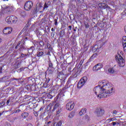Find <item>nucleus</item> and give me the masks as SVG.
<instances>
[{
    "label": "nucleus",
    "mask_w": 126,
    "mask_h": 126,
    "mask_svg": "<svg viewBox=\"0 0 126 126\" xmlns=\"http://www.w3.org/2000/svg\"><path fill=\"white\" fill-rule=\"evenodd\" d=\"M27 39H28L27 37H25L24 40H23V42H25V41H26V40H27Z\"/></svg>",
    "instance_id": "59"
},
{
    "label": "nucleus",
    "mask_w": 126,
    "mask_h": 126,
    "mask_svg": "<svg viewBox=\"0 0 126 126\" xmlns=\"http://www.w3.org/2000/svg\"><path fill=\"white\" fill-rule=\"evenodd\" d=\"M23 70H24V68L23 67H21L20 68V69L18 70V72H21V71H23Z\"/></svg>",
    "instance_id": "39"
},
{
    "label": "nucleus",
    "mask_w": 126,
    "mask_h": 126,
    "mask_svg": "<svg viewBox=\"0 0 126 126\" xmlns=\"http://www.w3.org/2000/svg\"><path fill=\"white\" fill-rule=\"evenodd\" d=\"M51 31H52V32L55 31V29H54V28H52L51 29Z\"/></svg>",
    "instance_id": "63"
},
{
    "label": "nucleus",
    "mask_w": 126,
    "mask_h": 126,
    "mask_svg": "<svg viewBox=\"0 0 126 126\" xmlns=\"http://www.w3.org/2000/svg\"><path fill=\"white\" fill-rule=\"evenodd\" d=\"M63 124V122L61 121L58 122L57 123H55L54 126H61Z\"/></svg>",
    "instance_id": "26"
},
{
    "label": "nucleus",
    "mask_w": 126,
    "mask_h": 126,
    "mask_svg": "<svg viewBox=\"0 0 126 126\" xmlns=\"http://www.w3.org/2000/svg\"><path fill=\"white\" fill-rule=\"evenodd\" d=\"M5 105V102L4 101H2L0 102V108H2Z\"/></svg>",
    "instance_id": "34"
},
{
    "label": "nucleus",
    "mask_w": 126,
    "mask_h": 126,
    "mask_svg": "<svg viewBox=\"0 0 126 126\" xmlns=\"http://www.w3.org/2000/svg\"><path fill=\"white\" fill-rule=\"evenodd\" d=\"M2 73V67H0V73Z\"/></svg>",
    "instance_id": "53"
},
{
    "label": "nucleus",
    "mask_w": 126,
    "mask_h": 126,
    "mask_svg": "<svg viewBox=\"0 0 126 126\" xmlns=\"http://www.w3.org/2000/svg\"><path fill=\"white\" fill-rule=\"evenodd\" d=\"M82 0H77V1H78V2H79V3H81V2H82Z\"/></svg>",
    "instance_id": "55"
},
{
    "label": "nucleus",
    "mask_w": 126,
    "mask_h": 126,
    "mask_svg": "<svg viewBox=\"0 0 126 126\" xmlns=\"http://www.w3.org/2000/svg\"><path fill=\"white\" fill-rule=\"evenodd\" d=\"M111 125H112V126H115L116 125H120V123H119V122H113L111 123Z\"/></svg>",
    "instance_id": "36"
},
{
    "label": "nucleus",
    "mask_w": 126,
    "mask_h": 126,
    "mask_svg": "<svg viewBox=\"0 0 126 126\" xmlns=\"http://www.w3.org/2000/svg\"><path fill=\"white\" fill-rule=\"evenodd\" d=\"M11 20V16L7 17L5 19V21L7 22V23H8V24H12V22Z\"/></svg>",
    "instance_id": "16"
},
{
    "label": "nucleus",
    "mask_w": 126,
    "mask_h": 126,
    "mask_svg": "<svg viewBox=\"0 0 126 126\" xmlns=\"http://www.w3.org/2000/svg\"><path fill=\"white\" fill-rule=\"evenodd\" d=\"M54 22H55V25H58V20L57 19H55Z\"/></svg>",
    "instance_id": "46"
},
{
    "label": "nucleus",
    "mask_w": 126,
    "mask_h": 126,
    "mask_svg": "<svg viewBox=\"0 0 126 126\" xmlns=\"http://www.w3.org/2000/svg\"><path fill=\"white\" fill-rule=\"evenodd\" d=\"M35 88V85H27L25 88L26 89H27V90H30V91H34V90H35L34 89H33V88Z\"/></svg>",
    "instance_id": "14"
},
{
    "label": "nucleus",
    "mask_w": 126,
    "mask_h": 126,
    "mask_svg": "<svg viewBox=\"0 0 126 126\" xmlns=\"http://www.w3.org/2000/svg\"><path fill=\"white\" fill-rule=\"evenodd\" d=\"M15 49H18L20 51H22L23 50H25V42L19 41Z\"/></svg>",
    "instance_id": "3"
},
{
    "label": "nucleus",
    "mask_w": 126,
    "mask_h": 126,
    "mask_svg": "<svg viewBox=\"0 0 126 126\" xmlns=\"http://www.w3.org/2000/svg\"><path fill=\"white\" fill-rule=\"evenodd\" d=\"M112 113L114 115H117L118 111H117L116 110H113L112 111Z\"/></svg>",
    "instance_id": "45"
},
{
    "label": "nucleus",
    "mask_w": 126,
    "mask_h": 126,
    "mask_svg": "<svg viewBox=\"0 0 126 126\" xmlns=\"http://www.w3.org/2000/svg\"><path fill=\"white\" fill-rule=\"evenodd\" d=\"M96 56L97 53L94 54L91 57L90 59H89V60L87 62V63H90V62H91V60H92V59H94V58H95Z\"/></svg>",
    "instance_id": "24"
},
{
    "label": "nucleus",
    "mask_w": 126,
    "mask_h": 126,
    "mask_svg": "<svg viewBox=\"0 0 126 126\" xmlns=\"http://www.w3.org/2000/svg\"><path fill=\"white\" fill-rule=\"evenodd\" d=\"M120 53L123 55V52L122 51H120V52H118V53L115 56V60L118 63V66H120V67H124L126 64V61L124 60V58H123V57H122V55L120 54Z\"/></svg>",
    "instance_id": "2"
},
{
    "label": "nucleus",
    "mask_w": 126,
    "mask_h": 126,
    "mask_svg": "<svg viewBox=\"0 0 126 126\" xmlns=\"http://www.w3.org/2000/svg\"><path fill=\"white\" fill-rule=\"evenodd\" d=\"M45 121L46 122H47V121H48V120H49V116H47L45 119H44Z\"/></svg>",
    "instance_id": "52"
},
{
    "label": "nucleus",
    "mask_w": 126,
    "mask_h": 126,
    "mask_svg": "<svg viewBox=\"0 0 126 126\" xmlns=\"http://www.w3.org/2000/svg\"><path fill=\"white\" fill-rule=\"evenodd\" d=\"M79 116H83V115H84V113H83L82 111H81L79 113Z\"/></svg>",
    "instance_id": "47"
},
{
    "label": "nucleus",
    "mask_w": 126,
    "mask_h": 126,
    "mask_svg": "<svg viewBox=\"0 0 126 126\" xmlns=\"http://www.w3.org/2000/svg\"><path fill=\"white\" fill-rule=\"evenodd\" d=\"M51 121H49V122L45 121V125H46L47 126H50V125H51Z\"/></svg>",
    "instance_id": "35"
},
{
    "label": "nucleus",
    "mask_w": 126,
    "mask_h": 126,
    "mask_svg": "<svg viewBox=\"0 0 126 126\" xmlns=\"http://www.w3.org/2000/svg\"><path fill=\"white\" fill-rule=\"evenodd\" d=\"M1 42H2V39L0 38V44L1 43Z\"/></svg>",
    "instance_id": "64"
},
{
    "label": "nucleus",
    "mask_w": 126,
    "mask_h": 126,
    "mask_svg": "<svg viewBox=\"0 0 126 126\" xmlns=\"http://www.w3.org/2000/svg\"><path fill=\"white\" fill-rule=\"evenodd\" d=\"M12 28L7 27L5 28L3 30V34L7 35V34H10L12 32Z\"/></svg>",
    "instance_id": "10"
},
{
    "label": "nucleus",
    "mask_w": 126,
    "mask_h": 126,
    "mask_svg": "<svg viewBox=\"0 0 126 126\" xmlns=\"http://www.w3.org/2000/svg\"><path fill=\"white\" fill-rule=\"evenodd\" d=\"M40 117H41L40 119H41V120H44V115L43 114H41Z\"/></svg>",
    "instance_id": "51"
},
{
    "label": "nucleus",
    "mask_w": 126,
    "mask_h": 126,
    "mask_svg": "<svg viewBox=\"0 0 126 126\" xmlns=\"http://www.w3.org/2000/svg\"><path fill=\"white\" fill-rule=\"evenodd\" d=\"M85 27L86 28H88V27H89V25H88V23H85Z\"/></svg>",
    "instance_id": "44"
},
{
    "label": "nucleus",
    "mask_w": 126,
    "mask_h": 126,
    "mask_svg": "<svg viewBox=\"0 0 126 126\" xmlns=\"http://www.w3.org/2000/svg\"><path fill=\"white\" fill-rule=\"evenodd\" d=\"M68 28H69V30H71V26H69Z\"/></svg>",
    "instance_id": "61"
},
{
    "label": "nucleus",
    "mask_w": 126,
    "mask_h": 126,
    "mask_svg": "<svg viewBox=\"0 0 126 126\" xmlns=\"http://www.w3.org/2000/svg\"><path fill=\"white\" fill-rule=\"evenodd\" d=\"M47 48L49 50H52V46H51V44H50V43L47 44Z\"/></svg>",
    "instance_id": "37"
},
{
    "label": "nucleus",
    "mask_w": 126,
    "mask_h": 126,
    "mask_svg": "<svg viewBox=\"0 0 126 126\" xmlns=\"http://www.w3.org/2000/svg\"><path fill=\"white\" fill-rule=\"evenodd\" d=\"M108 72L109 73H114L115 72V69H114V68H110L108 69Z\"/></svg>",
    "instance_id": "29"
},
{
    "label": "nucleus",
    "mask_w": 126,
    "mask_h": 126,
    "mask_svg": "<svg viewBox=\"0 0 126 126\" xmlns=\"http://www.w3.org/2000/svg\"><path fill=\"white\" fill-rule=\"evenodd\" d=\"M81 111H82L83 114H85V113H86V108H85V109H82L81 110Z\"/></svg>",
    "instance_id": "43"
},
{
    "label": "nucleus",
    "mask_w": 126,
    "mask_h": 126,
    "mask_svg": "<svg viewBox=\"0 0 126 126\" xmlns=\"http://www.w3.org/2000/svg\"><path fill=\"white\" fill-rule=\"evenodd\" d=\"M63 96H64V95L63 94V91H61L60 93L56 97V100H59V99H60L61 97H63Z\"/></svg>",
    "instance_id": "19"
},
{
    "label": "nucleus",
    "mask_w": 126,
    "mask_h": 126,
    "mask_svg": "<svg viewBox=\"0 0 126 126\" xmlns=\"http://www.w3.org/2000/svg\"><path fill=\"white\" fill-rule=\"evenodd\" d=\"M3 113H4V111H3L2 113L0 112V117L1 116V115H2V114H3Z\"/></svg>",
    "instance_id": "60"
},
{
    "label": "nucleus",
    "mask_w": 126,
    "mask_h": 126,
    "mask_svg": "<svg viewBox=\"0 0 126 126\" xmlns=\"http://www.w3.org/2000/svg\"><path fill=\"white\" fill-rule=\"evenodd\" d=\"M50 5H51L50 1L46 2L44 5L43 10H45V9H47L48 8V7H49V6H50Z\"/></svg>",
    "instance_id": "17"
},
{
    "label": "nucleus",
    "mask_w": 126,
    "mask_h": 126,
    "mask_svg": "<svg viewBox=\"0 0 126 126\" xmlns=\"http://www.w3.org/2000/svg\"><path fill=\"white\" fill-rule=\"evenodd\" d=\"M87 81V77L84 76L78 82L77 84V88L80 89L83 85L85 84V83Z\"/></svg>",
    "instance_id": "4"
},
{
    "label": "nucleus",
    "mask_w": 126,
    "mask_h": 126,
    "mask_svg": "<svg viewBox=\"0 0 126 126\" xmlns=\"http://www.w3.org/2000/svg\"><path fill=\"white\" fill-rule=\"evenodd\" d=\"M125 33H126V26L125 27V29H124Z\"/></svg>",
    "instance_id": "62"
},
{
    "label": "nucleus",
    "mask_w": 126,
    "mask_h": 126,
    "mask_svg": "<svg viewBox=\"0 0 126 126\" xmlns=\"http://www.w3.org/2000/svg\"><path fill=\"white\" fill-rule=\"evenodd\" d=\"M59 108H61V105H60L59 103L56 104L54 106V108L52 110V112H54V111H56V110L57 111V110H58Z\"/></svg>",
    "instance_id": "21"
},
{
    "label": "nucleus",
    "mask_w": 126,
    "mask_h": 126,
    "mask_svg": "<svg viewBox=\"0 0 126 126\" xmlns=\"http://www.w3.org/2000/svg\"><path fill=\"white\" fill-rule=\"evenodd\" d=\"M48 70L49 74H53L54 68H48Z\"/></svg>",
    "instance_id": "32"
},
{
    "label": "nucleus",
    "mask_w": 126,
    "mask_h": 126,
    "mask_svg": "<svg viewBox=\"0 0 126 126\" xmlns=\"http://www.w3.org/2000/svg\"><path fill=\"white\" fill-rule=\"evenodd\" d=\"M49 87V85H48L47 83H44L43 84V87H44L45 88H47Z\"/></svg>",
    "instance_id": "41"
},
{
    "label": "nucleus",
    "mask_w": 126,
    "mask_h": 126,
    "mask_svg": "<svg viewBox=\"0 0 126 126\" xmlns=\"http://www.w3.org/2000/svg\"><path fill=\"white\" fill-rule=\"evenodd\" d=\"M113 85L109 81L104 80L100 83V86L95 87L94 91L98 98H107L113 94Z\"/></svg>",
    "instance_id": "1"
},
{
    "label": "nucleus",
    "mask_w": 126,
    "mask_h": 126,
    "mask_svg": "<svg viewBox=\"0 0 126 126\" xmlns=\"http://www.w3.org/2000/svg\"><path fill=\"white\" fill-rule=\"evenodd\" d=\"M45 54L44 53V52L43 51H38L37 53V57H43V56H45Z\"/></svg>",
    "instance_id": "22"
},
{
    "label": "nucleus",
    "mask_w": 126,
    "mask_h": 126,
    "mask_svg": "<svg viewBox=\"0 0 126 126\" xmlns=\"http://www.w3.org/2000/svg\"><path fill=\"white\" fill-rule=\"evenodd\" d=\"M36 43L37 44H39L40 47H44V42L43 41H40V42L36 41Z\"/></svg>",
    "instance_id": "31"
},
{
    "label": "nucleus",
    "mask_w": 126,
    "mask_h": 126,
    "mask_svg": "<svg viewBox=\"0 0 126 126\" xmlns=\"http://www.w3.org/2000/svg\"><path fill=\"white\" fill-rule=\"evenodd\" d=\"M98 7L102 8L103 9H106V8H110V7L105 3L100 2L98 4Z\"/></svg>",
    "instance_id": "12"
},
{
    "label": "nucleus",
    "mask_w": 126,
    "mask_h": 126,
    "mask_svg": "<svg viewBox=\"0 0 126 126\" xmlns=\"http://www.w3.org/2000/svg\"><path fill=\"white\" fill-rule=\"evenodd\" d=\"M47 97L48 99H52L53 98V95H52V92L49 93L48 94H47Z\"/></svg>",
    "instance_id": "30"
},
{
    "label": "nucleus",
    "mask_w": 126,
    "mask_h": 126,
    "mask_svg": "<svg viewBox=\"0 0 126 126\" xmlns=\"http://www.w3.org/2000/svg\"><path fill=\"white\" fill-rule=\"evenodd\" d=\"M76 76H77V75L75 74L72 76L70 77L67 82V84H69V83H74V82H75V79L74 78H75Z\"/></svg>",
    "instance_id": "11"
},
{
    "label": "nucleus",
    "mask_w": 126,
    "mask_h": 126,
    "mask_svg": "<svg viewBox=\"0 0 126 126\" xmlns=\"http://www.w3.org/2000/svg\"><path fill=\"white\" fill-rule=\"evenodd\" d=\"M57 78L60 79V80H63V82H64V80H65V74H63V72L62 71L59 72L57 75Z\"/></svg>",
    "instance_id": "9"
},
{
    "label": "nucleus",
    "mask_w": 126,
    "mask_h": 126,
    "mask_svg": "<svg viewBox=\"0 0 126 126\" xmlns=\"http://www.w3.org/2000/svg\"><path fill=\"white\" fill-rule=\"evenodd\" d=\"M33 7V2L31 1H28L26 2L24 5V8L25 10L29 11V10H31L32 7Z\"/></svg>",
    "instance_id": "6"
},
{
    "label": "nucleus",
    "mask_w": 126,
    "mask_h": 126,
    "mask_svg": "<svg viewBox=\"0 0 126 126\" xmlns=\"http://www.w3.org/2000/svg\"><path fill=\"white\" fill-rule=\"evenodd\" d=\"M21 110H20V109H18L16 111H14V113H19V112H21Z\"/></svg>",
    "instance_id": "50"
},
{
    "label": "nucleus",
    "mask_w": 126,
    "mask_h": 126,
    "mask_svg": "<svg viewBox=\"0 0 126 126\" xmlns=\"http://www.w3.org/2000/svg\"><path fill=\"white\" fill-rule=\"evenodd\" d=\"M67 88H68V87H67V86H65L63 88L61 91H63V93H64V90H65L66 89H67Z\"/></svg>",
    "instance_id": "40"
},
{
    "label": "nucleus",
    "mask_w": 126,
    "mask_h": 126,
    "mask_svg": "<svg viewBox=\"0 0 126 126\" xmlns=\"http://www.w3.org/2000/svg\"><path fill=\"white\" fill-rule=\"evenodd\" d=\"M61 112H62V107L59 108V109L56 110V113L57 115H59V114H61Z\"/></svg>",
    "instance_id": "33"
},
{
    "label": "nucleus",
    "mask_w": 126,
    "mask_h": 126,
    "mask_svg": "<svg viewBox=\"0 0 126 126\" xmlns=\"http://www.w3.org/2000/svg\"><path fill=\"white\" fill-rule=\"evenodd\" d=\"M26 55L27 58L30 57V56H32V54H30V53H28V54H26Z\"/></svg>",
    "instance_id": "49"
},
{
    "label": "nucleus",
    "mask_w": 126,
    "mask_h": 126,
    "mask_svg": "<svg viewBox=\"0 0 126 126\" xmlns=\"http://www.w3.org/2000/svg\"><path fill=\"white\" fill-rule=\"evenodd\" d=\"M73 117H74V112H71L68 115V118H69V119H72V118H73Z\"/></svg>",
    "instance_id": "27"
},
{
    "label": "nucleus",
    "mask_w": 126,
    "mask_h": 126,
    "mask_svg": "<svg viewBox=\"0 0 126 126\" xmlns=\"http://www.w3.org/2000/svg\"><path fill=\"white\" fill-rule=\"evenodd\" d=\"M11 19L12 21V23H16L17 22L18 19L17 17L15 16H11Z\"/></svg>",
    "instance_id": "15"
},
{
    "label": "nucleus",
    "mask_w": 126,
    "mask_h": 126,
    "mask_svg": "<svg viewBox=\"0 0 126 126\" xmlns=\"http://www.w3.org/2000/svg\"><path fill=\"white\" fill-rule=\"evenodd\" d=\"M74 108V102L72 101L69 102L66 105V109L68 111H71Z\"/></svg>",
    "instance_id": "7"
},
{
    "label": "nucleus",
    "mask_w": 126,
    "mask_h": 126,
    "mask_svg": "<svg viewBox=\"0 0 126 126\" xmlns=\"http://www.w3.org/2000/svg\"><path fill=\"white\" fill-rule=\"evenodd\" d=\"M43 109H44V108H43L42 107H41L40 108V109H39V112H41V111H43Z\"/></svg>",
    "instance_id": "58"
},
{
    "label": "nucleus",
    "mask_w": 126,
    "mask_h": 126,
    "mask_svg": "<svg viewBox=\"0 0 126 126\" xmlns=\"http://www.w3.org/2000/svg\"><path fill=\"white\" fill-rule=\"evenodd\" d=\"M27 126H33L32 125V124H31V123H29V124H28V125H27Z\"/></svg>",
    "instance_id": "57"
},
{
    "label": "nucleus",
    "mask_w": 126,
    "mask_h": 126,
    "mask_svg": "<svg viewBox=\"0 0 126 126\" xmlns=\"http://www.w3.org/2000/svg\"><path fill=\"white\" fill-rule=\"evenodd\" d=\"M34 50H35V47H34V46L31 47L28 50L29 54H30V55H32L33 52H34Z\"/></svg>",
    "instance_id": "18"
},
{
    "label": "nucleus",
    "mask_w": 126,
    "mask_h": 126,
    "mask_svg": "<svg viewBox=\"0 0 126 126\" xmlns=\"http://www.w3.org/2000/svg\"><path fill=\"white\" fill-rule=\"evenodd\" d=\"M95 114L96 117H102L105 114V111L101 108H97L95 109Z\"/></svg>",
    "instance_id": "5"
},
{
    "label": "nucleus",
    "mask_w": 126,
    "mask_h": 126,
    "mask_svg": "<svg viewBox=\"0 0 126 126\" xmlns=\"http://www.w3.org/2000/svg\"><path fill=\"white\" fill-rule=\"evenodd\" d=\"M20 67V63H18L17 64L15 65L16 68H19Z\"/></svg>",
    "instance_id": "38"
},
{
    "label": "nucleus",
    "mask_w": 126,
    "mask_h": 126,
    "mask_svg": "<svg viewBox=\"0 0 126 126\" xmlns=\"http://www.w3.org/2000/svg\"><path fill=\"white\" fill-rule=\"evenodd\" d=\"M65 34V32L64 30H62L60 32V37H63V35Z\"/></svg>",
    "instance_id": "28"
},
{
    "label": "nucleus",
    "mask_w": 126,
    "mask_h": 126,
    "mask_svg": "<svg viewBox=\"0 0 126 126\" xmlns=\"http://www.w3.org/2000/svg\"><path fill=\"white\" fill-rule=\"evenodd\" d=\"M28 116H29V114L27 112L23 113L22 114V117L23 119H26V118H28Z\"/></svg>",
    "instance_id": "23"
},
{
    "label": "nucleus",
    "mask_w": 126,
    "mask_h": 126,
    "mask_svg": "<svg viewBox=\"0 0 126 126\" xmlns=\"http://www.w3.org/2000/svg\"><path fill=\"white\" fill-rule=\"evenodd\" d=\"M13 80H19V79H17V78H15L11 79V81H13Z\"/></svg>",
    "instance_id": "48"
},
{
    "label": "nucleus",
    "mask_w": 126,
    "mask_h": 126,
    "mask_svg": "<svg viewBox=\"0 0 126 126\" xmlns=\"http://www.w3.org/2000/svg\"><path fill=\"white\" fill-rule=\"evenodd\" d=\"M9 102H10V100L9 99L7 100L6 105H8V104H9Z\"/></svg>",
    "instance_id": "54"
},
{
    "label": "nucleus",
    "mask_w": 126,
    "mask_h": 126,
    "mask_svg": "<svg viewBox=\"0 0 126 126\" xmlns=\"http://www.w3.org/2000/svg\"><path fill=\"white\" fill-rule=\"evenodd\" d=\"M122 44H123L124 51L126 53V36H123Z\"/></svg>",
    "instance_id": "13"
},
{
    "label": "nucleus",
    "mask_w": 126,
    "mask_h": 126,
    "mask_svg": "<svg viewBox=\"0 0 126 126\" xmlns=\"http://www.w3.org/2000/svg\"><path fill=\"white\" fill-rule=\"evenodd\" d=\"M103 68V64L101 63H99L95 65L93 68V71H98V70H100L101 68Z\"/></svg>",
    "instance_id": "8"
},
{
    "label": "nucleus",
    "mask_w": 126,
    "mask_h": 126,
    "mask_svg": "<svg viewBox=\"0 0 126 126\" xmlns=\"http://www.w3.org/2000/svg\"><path fill=\"white\" fill-rule=\"evenodd\" d=\"M48 68H54V66H53V63H52L51 60H50L48 62Z\"/></svg>",
    "instance_id": "25"
},
{
    "label": "nucleus",
    "mask_w": 126,
    "mask_h": 126,
    "mask_svg": "<svg viewBox=\"0 0 126 126\" xmlns=\"http://www.w3.org/2000/svg\"><path fill=\"white\" fill-rule=\"evenodd\" d=\"M109 121H110V122H113V121H114V118L109 119Z\"/></svg>",
    "instance_id": "56"
},
{
    "label": "nucleus",
    "mask_w": 126,
    "mask_h": 126,
    "mask_svg": "<svg viewBox=\"0 0 126 126\" xmlns=\"http://www.w3.org/2000/svg\"><path fill=\"white\" fill-rule=\"evenodd\" d=\"M102 46H103V44H101V45H100L99 46L98 45H95L93 47V50L96 52L97 50H98V49H100V48H102Z\"/></svg>",
    "instance_id": "20"
},
{
    "label": "nucleus",
    "mask_w": 126,
    "mask_h": 126,
    "mask_svg": "<svg viewBox=\"0 0 126 126\" xmlns=\"http://www.w3.org/2000/svg\"><path fill=\"white\" fill-rule=\"evenodd\" d=\"M27 58L26 56V54H22L21 56V58Z\"/></svg>",
    "instance_id": "42"
}]
</instances>
